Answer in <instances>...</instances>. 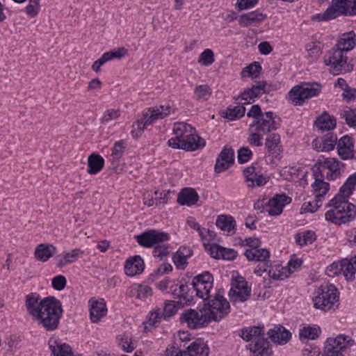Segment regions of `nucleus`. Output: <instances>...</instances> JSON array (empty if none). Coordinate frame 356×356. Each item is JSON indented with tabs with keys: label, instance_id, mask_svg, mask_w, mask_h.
I'll list each match as a JSON object with an SVG mask.
<instances>
[{
	"label": "nucleus",
	"instance_id": "obj_1",
	"mask_svg": "<svg viewBox=\"0 0 356 356\" xmlns=\"http://www.w3.org/2000/svg\"><path fill=\"white\" fill-rule=\"evenodd\" d=\"M25 307L27 313L47 331L57 329L62 317L61 303L56 298L49 296L41 299L36 293L26 296Z\"/></svg>",
	"mask_w": 356,
	"mask_h": 356
},
{
	"label": "nucleus",
	"instance_id": "obj_2",
	"mask_svg": "<svg viewBox=\"0 0 356 356\" xmlns=\"http://www.w3.org/2000/svg\"><path fill=\"white\" fill-rule=\"evenodd\" d=\"M247 116L253 118L249 127L248 142L255 147H261L264 135L277 130L281 123L280 118L276 114L271 111L262 113L257 104L252 106Z\"/></svg>",
	"mask_w": 356,
	"mask_h": 356
},
{
	"label": "nucleus",
	"instance_id": "obj_3",
	"mask_svg": "<svg viewBox=\"0 0 356 356\" xmlns=\"http://www.w3.org/2000/svg\"><path fill=\"white\" fill-rule=\"evenodd\" d=\"M348 197L337 193L327 205L330 209L325 213L327 221L341 225L356 218V206L348 201Z\"/></svg>",
	"mask_w": 356,
	"mask_h": 356
},
{
	"label": "nucleus",
	"instance_id": "obj_4",
	"mask_svg": "<svg viewBox=\"0 0 356 356\" xmlns=\"http://www.w3.org/2000/svg\"><path fill=\"white\" fill-rule=\"evenodd\" d=\"M313 298L314 307L323 312L335 310L339 306V293L334 284H322Z\"/></svg>",
	"mask_w": 356,
	"mask_h": 356
},
{
	"label": "nucleus",
	"instance_id": "obj_5",
	"mask_svg": "<svg viewBox=\"0 0 356 356\" xmlns=\"http://www.w3.org/2000/svg\"><path fill=\"white\" fill-rule=\"evenodd\" d=\"M356 15V0H332L322 14V20H330L339 16Z\"/></svg>",
	"mask_w": 356,
	"mask_h": 356
},
{
	"label": "nucleus",
	"instance_id": "obj_6",
	"mask_svg": "<svg viewBox=\"0 0 356 356\" xmlns=\"http://www.w3.org/2000/svg\"><path fill=\"white\" fill-rule=\"evenodd\" d=\"M323 62L330 67L331 72L336 74L351 70V67L348 64L346 54L334 47L326 52L323 57Z\"/></svg>",
	"mask_w": 356,
	"mask_h": 356
},
{
	"label": "nucleus",
	"instance_id": "obj_7",
	"mask_svg": "<svg viewBox=\"0 0 356 356\" xmlns=\"http://www.w3.org/2000/svg\"><path fill=\"white\" fill-rule=\"evenodd\" d=\"M180 320L181 323H186L189 328L193 330L204 327L213 321L204 306L198 310L189 309L184 311L181 315Z\"/></svg>",
	"mask_w": 356,
	"mask_h": 356
},
{
	"label": "nucleus",
	"instance_id": "obj_8",
	"mask_svg": "<svg viewBox=\"0 0 356 356\" xmlns=\"http://www.w3.org/2000/svg\"><path fill=\"white\" fill-rule=\"evenodd\" d=\"M320 90L321 87L316 83H302L293 87L288 96L293 104L302 105L305 99L318 95Z\"/></svg>",
	"mask_w": 356,
	"mask_h": 356
},
{
	"label": "nucleus",
	"instance_id": "obj_9",
	"mask_svg": "<svg viewBox=\"0 0 356 356\" xmlns=\"http://www.w3.org/2000/svg\"><path fill=\"white\" fill-rule=\"evenodd\" d=\"M213 321H219L229 312V302L224 298L221 291H218L213 299L204 305Z\"/></svg>",
	"mask_w": 356,
	"mask_h": 356
},
{
	"label": "nucleus",
	"instance_id": "obj_10",
	"mask_svg": "<svg viewBox=\"0 0 356 356\" xmlns=\"http://www.w3.org/2000/svg\"><path fill=\"white\" fill-rule=\"evenodd\" d=\"M137 243L145 248H154L170 240L169 234L157 229H149L135 236Z\"/></svg>",
	"mask_w": 356,
	"mask_h": 356
},
{
	"label": "nucleus",
	"instance_id": "obj_11",
	"mask_svg": "<svg viewBox=\"0 0 356 356\" xmlns=\"http://www.w3.org/2000/svg\"><path fill=\"white\" fill-rule=\"evenodd\" d=\"M229 296L232 302H245L251 293V288L243 277H232Z\"/></svg>",
	"mask_w": 356,
	"mask_h": 356
},
{
	"label": "nucleus",
	"instance_id": "obj_12",
	"mask_svg": "<svg viewBox=\"0 0 356 356\" xmlns=\"http://www.w3.org/2000/svg\"><path fill=\"white\" fill-rule=\"evenodd\" d=\"M315 166H318L319 170H327L325 177L331 181L337 179L341 175L345 165L336 158L323 157L318 159Z\"/></svg>",
	"mask_w": 356,
	"mask_h": 356
},
{
	"label": "nucleus",
	"instance_id": "obj_13",
	"mask_svg": "<svg viewBox=\"0 0 356 356\" xmlns=\"http://www.w3.org/2000/svg\"><path fill=\"white\" fill-rule=\"evenodd\" d=\"M172 131L175 137L170 138L168 144L174 149H181V145L186 143L191 133L195 132L191 125L185 122L175 124Z\"/></svg>",
	"mask_w": 356,
	"mask_h": 356
},
{
	"label": "nucleus",
	"instance_id": "obj_14",
	"mask_svg": "<svg viewBox=\"0 0 356 356\" xmlns=\"http://www.w3.org/2000/svg\"><path fill=\"white\" fill-rule=\"evenodd\" d=\"M243 173L245 182L248 188L263 186L268 181V177L263 175L261 170L257 164H252L245 168Z\"/></svg>",
	"mask_w": 356,
	"mask_h": 356
},
{
	"label": "nucleus",
	"instance_id": "obj_15",
	"mask_svg": "<svg viewBox=\"0 0 356 356\" xmlns=\"http://www.w3.org/2000/svg\"><path fill=\"white\" fill-rule=\"evenodd\" d=\"M291 202V198L284 194L276 195L268 200L263 208L264 211L267 212L269 216H278L282 213L284 207Z\"/></svg>",
	"mask_w": 356,
	"mask_h": 356
},
{
	"label": "nucleus",
	"instance_id": "obj_16",
	"mask_svg": "<svg viewBox=\"0 0 356 356\" xmlns=\"http://www.w3.org/2000/svg\"><path fill=\"white\" fill-rule=\"evenodd\" d=\"M266 82L259 81L256 85H253L251 88L244 90L241 94V104H249L254 101L256 98L259 97L261 95L266 93Z\"/></svg>",
	"mask_w": 356,
	"mask_h": 356
},
{
	"label": "nucleus",
	"instance_id": "obj_17",
	"mask_svg": "<svg viewBox=\"0 0 356 356\" xmlns=\"http://www.w3.org/2000/svg\"><path fill=\"white\" fill-rule=\"evenodd\" d=\"M234 151L232 148L224 147L216 159L215 171L218 173L226 170L234 163Z\"/></svg>",
	"mask_w": 356,
	"mask_h": 356
},
{
	"label": "nucleus",
	"instance_id": "obj_18",
	"mask_svg": "<svg viewBox=\"0 0 356 356\" xmlns=\"http://www.w3.org/2000/svg\"><path fill=\"white\" fill-rule=\"evenodd\" d=\"M90 317L92 323H97L107 314L106 303L103 299L89 300Z\"/></svg>",
	"mask_w": 356,
	"mask_h": 356
},
{
	"label": "nucleus",
	"instance_id": "obj_19",
	"mask_svg": "<svg viewBox=\"0 0 356 356\" xmlns=\"http://www.w3.org/2000/svg\"><path fill=\"white\" fill-rule=\"evenodd\" d=\"M337 153L342 160L354 157V145L352 138L348 136L341 137L337 143Z\"/></svg>",
	"mask_w": 356,
	"mask_h": 356
},
{
	"label": "nucleus",
	"instance_id": "obj_20",
	"mask_svg": "<svg viewBox=\"0 0 356 356\" xmlns=\"http://www.w3.org/2000/svg\"><path fill=\"white\" fill-rule=\"evenodd\" d=\"M280 143V136L276 133L269 134L266 138L265 146L269 156H272L277 160L280 159L282 152Z\"/></svg>",
	"mask_w": 356,
	"mask_h": 356
},
{
	"label": "nucleus",
	"instance_id": "obj_21",
	"mask_svg": "<svg viewBox=\"0 0 356 356\" xmlns=\"http://www.w3.org/2000/svg\"><path fill=\"white\" fill-rule=\"evenodd\" d=\"M173 109L170 106L160 105L149 108L145 112L147 117V124H153L158 120H161L169 115Z\"/></svg>",
	"mask_w": 356,
	"mask_h": 356
},
{
	"label": "nucleus",
	"instance_id": "obj_22",
	"mask_svg": "<svg viewBox=\"0 0 356 356\" xmlns=\"http://www.w3.org/2000/svg\"><path fill=\"white\" fill-rule=\"evenodd\" d=\"M337 142V136L328 134L325 138L314 139L312 146L318 152H330L334 149Z\"/></svg>",
	"mask_w": 356,
	"mask_h": 356
},
{
	"label": "nucleus",
	"instance_id": "obj_23",
	"mask_svg": "<svg viewBox=\"0 0 356 356\" xmlns=\"http://www.w3.org/2000/svg\"><path fill=\"white\" fill-rule=\"evenodd\" d=\"M144 268V261L139 255L131 257L125 262L124 270L128 276L133 277L139 275L143 273Z\"/></svg>",
	"mask_w": 356,
	"mask_h": 356
},
{
	"label": "nucleus",
	"instance_id": "obj_24",
	"mask_svg": "<svg viewBox=\"0 0 356 356\" xmlns=\"http://www.w3.org/2000/svg\"><path fill=\"white\" fill-rule=\"evenodd\" d=\"M127 293L129 297L143 300L152 296V289L146 284H134L127 289Z\"/></svg>",
	"mask_w": 356,
	"mask_h": 356
},
{
	"label": "nucleus",
	"instance_id": "obj_25",
	"mask_svg": "<svg viewBox=\"0 0 356 356\" xmlns=\"http://www.w3.org/2000/svg\"><path fill=\"white\" fill-rule=\"evenodd\" d=\"M291 332L284 327L275 326L268 331V337L273 342L279 345L286 343L291 338Z\"/></svg>",
	"mask_w": 356,
	"mask_h": 356
},
{
	"label": "nucleus",
	"instance_id": "obj_26",
	"mask_svg": "<svg viewBox=\"0 0 356 356\" xmlns=\"http://www.w3.org/2000/svg\"><path fill=\"white\" fill-rule=\"evenodd\" d=\"M284 179L297 182L306 176V172L302 168L297 166H286L282 168L280 172Z\"/></svg>",
	"mask_w": 356,
	"mask_h": 356
},
{
	"label": "nucleus",
	"instance_id": "obj_27",
	"mask_svg": "<svg viewBox=\"0 0 356 356\" xmlns=\"http://www.w3.org/2000/svg\"><path fill=\"white\" fill-rule=\"evenodd\" d=\"M248 347L250 351V356H270L273 353L269 342L266 339L249 343Z\"/></svg>",
	"mask_w": 356,
	"mask_h": 356
},
{
	"label": "nucleus",
	"instance_id": "obj_28",
	"mask_svg": "<svg viewBox=\"0 0 356 356\" xmlns=\"http://www.w3.org/2000/svg\"><path fill=\"white\" fill-rule=\"evenodd\" d=\"M83 253V251L80 248H74L70 252H64L62 254L56 257L57 267L62 268L75 262Z\"/></svg>",
	"mask_w": 356,
	"mask_h": 356
},
{
	"label": "nucleus",
	"instance_id": "obj_29",
	"mask_svg": "<svg viewBox=\"0 0 356 356\" xmlns=\"http://www.w3.org/2000/svg\"><path fill=\"white\" fill-rule=\"evenodd\" d=\"M209 352L208 346L202 340L198 339L184 351V356H208Z\"/></svg>",
	"mask_w": 356,
	"mask_h": 356
},
{
	"label": "nucleus",
	"instance_id": "obj_30",
	"mask_svg": "<svg viewBox=\"0 0 356 356\" xmlns=\"http://www.w3.org/2000/svg\"><path fill=\"white\" fill-rule=\"evenodd\" d=\"M244 254L248 261L266 262L270 258V252L266 248H248Z\"/></svg>",
	"mask_w": 356,
	"mask_h": 356
},
{
	"label": "nucleus",
	"instance_id": "obj_31",
	"mask_svg": "<svg viewBox=\"0 0 356 356\" xmlns=\"http://www.w3.org/2000/svg\"><path fill=\"white\" fill-rule=\"evenodd\" d=\"M199 200L197 193L191 188H186L181 190L178 195L177 202L180 205L191 206Z\"/></svg>",
	"mask_w": 356,
	"mask_h": 356
},
{
	"label": "nucleus",
	"instance_id": "obj_32",
	"mask_svg": "<svg viewBox=\"0 0 356 356\" xmlns=\"http://www.w3.org/2000/svg\"><path fill=\"white\" fill-rule=\"evenodd\" d=\"M355 44L356 35L353 31H350L343 34L334 47L346 54L347 51L352 50Z\"/></svg>",
	"mask_w": 356,
	"mask_h": 356
},
{
	"label": "nucleus",
	"instance_id": "obj_33",
	"mask_svg": "<svg viewBox=\"0 0 356 356\" xmlns=\"http://www.w3.org/2000/svg\"><path fill=\"white\" fill-rule=\"evenodd\" d=\"M216 226L227 235H232L236 232V221L234 218L227 215H220L218 217Z\"/></svg>",
	"mask_w": 356,
	"mask_h": 356
},
{
	"label": "nucleus",
	"instance_id": "obj_34",
	"mask_svg": "<svg viewBox=\"0 0 356 356\" xmlns=\"http://www.w3.org/2000/svg\"><path fill=\"white\" fill-rule=\"evenodd\" d=\"M342 275L348 282H353L356 273V255L350 259H342Z\"/></svg>",
	"mask_w": 356,
	"mask_h": 356
},
{
	"label": "nucleus",
	"instance_id": "obj_35",
	"mask_svg": "<svg viewBox=\"0 0 356 356\" xmlns=\"http://www.w3.org/2000/svg\"><path fill=\"white\" fill-rule=\"evenodd\" d=\"M266 17V15L256 10L241 15L238 22L242 26H249L261 22Z\"/></svg>",
	"mask_w": 356,
	"mask_h": 356
},
{
	"label": "nucleus",
	"instance_id": "obj_36",
	"mask_svg": "<svg viewBox=\"0 0 356 356\" xmlns=\"http://www.w3.org/2000/svg\"><path fill=\"white\" fill-rule=\"evenodd\" d=\"M56 252V248L51 244L41 243L37 246L35 250V257L39 261H47Z\"/></svg>",
	"mask_w": 356,
	"mask_h": 356
},
{
	"label": "nucleus",
	"instance_id": "obj_37",
	"mask_svg": "<svg viewBox=\"0 0 356 356\" xmlns=\"http://www.w3.org/2000/svg\"><path fill=\"white\" fill-rule=\"evenodd\" d=\"M241 337L244 340L249 341L250 343L260 341L261 339H265L263 327H252L243 330Z\"/></svg>",
	"mask_w": 356,
	"mask_h": 356
},
{
	"label": "nucleus",
	"instance_id": "obj_38",
	"mask_svg": "<svg viewBox=\"0 0 356 356\" xmlns=\"http://www.w3.org/2000/svg\"><path fill=\"white\" fill-rule=\"evenodd\" d=\"M315 181L312 184V191L316 197H321V200H324V197L329 191L330 185L321 178L318 177L317 172L315 173Z\"/></svg>",
	"mask_w": 356,
	"mask_h": 356
},
{
	"label": "nucleus",
	"instance_id": "obj_39",
	"mask_svg": "<svg viewBox=\"0 0 356 356\" xmlns=\"http://www.w3.org/2000/svg\"><path fill=\"white\" fill-rule=\"evenodd\" d=\"M49 344L53 356H74L72 348L67 343L50 341Z\"/></svg>",
	"mask_w": 356,
	"mask_h": 356
},
{
	"label": "nucleus",
	"instance_id": "obj_40",
	"mask_svg": "<svg viewBox=\"0 0 356 356\" xmlns=\"http://www.w3.org/2000/svg\"><path fill=\"white\" fill-rule=\"evenodd\" d=\"M205 145V141L200 138L195 132H192L186 143L181 145V149L186 151H195Z\"/></svg>",
	"mask_w": 356,
	"mask_h": 356
},
{
	"label": "nucleus",
	"instance_id": "obj_41",
	"mask_svg": "<svg viewBox=\"0 0 356 356\" xmlns=\"http://www.w3.org/2000/svg\"><path fill=\"white\" fill-rule=\"evenodd\" d=\"M316 127L322 131H330L336 126V120L333 116L325 113L319 116L315 122Z\"/></svg>",
	"mask_w": 356,
	"mask_h": 356
},
{
	"label": "nucleus",
	"instance_id": "obj_42",
	"mask_svg": "<svg viewBox=\"0 0 356 356\" xmlns=\"http://www.w3.org/2000/svg\"><path fill=\"white\" fill-rule=\"evenodd\" d=\"M104 165V159L98 154H92L88 156L87 172L90 175H95L102 170Z\"/></svg>",
	"mask_w": 356,
	"mask_h": 356
},
{
	"label": "nucleus",
	"instance_id": "obj_43",
	"mask_svg": "<svg viewBox=\"0 0 356 356\" xmlns=\"http://www.w3.org/2000/svg\"><path fill=\"white\" fill-rule=\"evenodd\" d=\"M321 330L318 326H304L300 330L299 337L300 341L314 340L318 337Z\"/></svg>",
	"mask_w": 356,
	"mask_h": 356
},
{
	"label": "nucleus",
	"instance_id": "obj_44",
	"mask_svg": "<svg viewBox=\"0 0 356 356\" xmlns=\"http://www.w3.org/2000/svg\"><path fill=\"white\" fill-rule=\"evenodd\" d=\"M356 187V172L350 175L340 188L339 194L350 197Z\"/></svg>",
	"mask_w": 356,
	"mask_h": 356
},
{
	"label": "nucleus",
	"instance_id": "obj_45",
	"mask_svg": "<svg viewBox=\"0 0 356 356\" xmlns=\"http://www.w3.org/2000/svg\"><path fill=\"white\" fill-rule=\"evenodd\" d=\"M296 243L300 246L312 244L316 239L315 232L308 230L298 233L295 236Z\"/></svg>",
	"mask_w": 356,
	"mask_h": 356
},
{
	"label": "nucleus",
	"instance_id": "obj_46",
	"mask_svg": "<svg viewBox=\"0 0 356 356\" xmlns=\"http://www.w3.org/2000/svg\"><path fill=\"white\" fill-rule=\"evenodd\" d=\"M245 112V108L242 105H237L233 108H227L223 112V117L229 120H236L242 118Z\"/></svg>",
	"mask_w": 356,
	"mask_h": 356
},
{
	"label": "nucleus",
	"instance_id": "obj_47",
	"mask_svg": "<svg viewBox=\"0 0 356 356\" xmlns=\"http://www.w3.org/2000/svg\"><path fill=\"white\" fill-rule=\"evenodd\" d=\"M306 57L310 62L316 60L322 53L320 43L309 42L306 45Z\"/></svg>",
	"mask_w": 356,
	"mask_h": 356
},
{
	"label": "nucleus",
	"instance_id": "obj_48",
	"mask_svg": "<svg viewBox=\"0 0 356 356\" xmlns=\"http://www.w3.org/2000/svg\"><path fill=\"white\" fill-rule=\"evenodd\" d=\"M261 71V66L260 63L254 62L243 69L241 76L243 78L250 77L252 79H256L259 76Z\"/></svg>",
	"mask_w": 356,
	"mask_h": 356
},
{
	"label": "nucleus",
	"instance_id": "obj_49",
	"mask_svg": "<svg viewBox=\"0 0 356 356\" xmlns=\"http://www.w3.org/2000/svg\"><path fill=\"white\" fill-rule=\"evenodd\" d=\"M188 286L185 284H180L178 288H175L173 291L175 298H179L180 303H186L191 302V296L188 295Z\"/></svg>",
	"mask_w": 356,
	"mask_h": 356
},
{
	"label": "nucleus",
	"instance_id": "obj_50",
	"mask_svg": "<svg viewBox=\"0 0 356 356\" xmlns=\"http://www.w3.org/2000/svg\"><path fill=\"white\" fill-rule=\"evenodd\" d=\"M212 94V90L207 84L197 86L194 89V96L197 100L207 101Z\"/></svg>",
	"mask_w": 356,
	"mask_h": 356
},
{
	"label": "nucleus",
	"instance_id": "obj_51",
	"mask_svg": "<svg viewBox=\"0 0 356 356\" xmlns=\"http://www.w3.org/2000/svg\"><path fill=\"white\" fill-rule=\"evenodd\" d=\"M119 344L122 349L127 353L132 352L136 347V343L132 337L127 334L119 336Z\"/></svg>",
	"mask_w": 356,
	"mask_h": 356
},
{
	"label": "nucleus",
	"instance_id": "obj_52",
	"mask_svg": "<svg viewBox=\"0 0 356 356\" xmlns=\"http://www.w3.org/2000/svg\"><path fill=\"white\" fill-rule=\"evenodd\" d=\"M200 284L202 286H209V287L213 286V275L206 271L202 273V274H200L197 276H195L193 280L192 284L194 286V284Z\"/></svg>",
	"mask_w": 356,
	"mask_h": 356
},
{
	"label": "nucleus",
	"instance_id": "obj_53",
	"mask_svg": "<svg viewBox=\"0 0 356 356\" xmlns=\"http://www.w3.org/2000/svg\"><path fill=\"white\" fill-rule=\"evenodd\" d=\"M323 200H321V197H316L308 202H305L301 207L302 212L305 213H314L318 210V209L322 206Z\"/></svg>",
	"mask_w": 356,
	"mask_h": 356
},
{
	"label": "nucleus",
	"instance_id": "obj_54",
	"mask_svg": "<svg viewBox=\"0 0 356 356\" xmlns=\"http://www.w3.org/2000/svg\"><path fill=\"white\" fill-rule=\"evenodd\" d=\"M163 318L161 309L156 308L149 312L147 324L149 326L156 327Z\"/></svg>",
	"mask_w": 356,
	"mask_h": 356
},
{
	"label": "nucleus",
	"instance_id": "obj_55",
	"mask_svg": "<svg viewBox=\"0 0 356 356\" xmlns=\"http://www.w3.org/2000/svg\"><path fill=\"white\" fill-rule=\"evenodd\" d=\"M193 287L196 292V296L204 300L209 298L210 292L213 289V287H209V286H202V284H200L199 283L194 284Z\"/></svg>",
	"mask_w": 356,
	"mask_h": 356
},
{
	"label": "nucleus",
	"instance_id": "obj_56",
	"mask_svg": "<svg viewBox=\"0 0 356 356\" xmlns=\"http://www.w3.org/2000/svg\"><path fill=\"white\" fill-rule=\"evenodd\" d=\"M214 62V54L211 49L203 51L198 58V63L204 66L211 65Z\"/></svg>",
	"mask_w": 356,
	"mask_h": 356
},
{
	"label": "nucleus",
	"instance_id": "obj_57",
	"mask_svg": "<svg viewBox=\"0 0 356 356\" xmlns=\"http://www.w3.org/2000/svg\"><path fill=\"white\" fill-rule=\"evenodd\" d=\"M170 245L167 243L159 244L154 248L153 255L154 257L163 259L170 254Z\"/></svg>",
	"mask_w": 356,
	"mask_h": 356
},
{
	"label": "nucleus",
	"instance_id": "obj_58",
	"mask_svg": "<svg viewBox=\"0 0 356 356\" xmlns=\"http://www.w3.org/2000/svg\"><path fill=\"white\" fill-rule=\"evenodd\" d=\"M162 314L163 315V318L166 319L168 318H170L174 316L177 312V309L175 305V302L173 300H168L164 303V307L161 309Z\"/></svg>",
	"mask_w": 356,
	"mask_h": 356
},
{
	"label": "nucleus",
	"instance_id": "obj_59",
	"mask_svg": "<svg viewBox=\"0 0 356 356\" xmlns=\"http://www.w3.org/2000/svg\"><path fill=\"white\" fill-rule=\"evenodd\" d=\"M341 269H343L342 259L341 261H334L329 265L326 268L325 273L329 277H334L339 275V274H342Z\"/></svg>",
	"mask_w": 356,
	"mask_h": 356
},
{
	"label": "nucleus",
	"instance_id": "obj_60",
	"mask_svg": "<svg viewBox=\"0 0 356 356\" xmlns=\"http://www.w3.org/2000/svg\"><path fill=\"white\" fill-rule=\"evenodd\" d=\"M125 146L124 142L123 140H119L115 143L114 146L112 149V153L111 156L113 161H117L120 159L124 152Z\"/></svg>",
	"mask_w": 356,
	"mask_h": 356
},
{
	"label": "nucleus",
	"instance_id": "obj_61",
	"mask_svg": "<svg viewBox=\"0 0 356 356\" xmlns=\"http://www.w3.org/2000/svg\"><path fill=\"white\" fill-rule=\"evenodd\" d=\"M199 235L203 242V244L205 247L209 245L210 241H212L215 239L216 234L214 232L211 231L209 229H207L205 228H202L199 233Z\"/></svg>",
	"mask_w": 356,
	"mask_h": 356
},
{
	"label": "nucleus",
	"instance_id": "obj_62",
	"mask_svg": "<svg viewBox=\"0 0 356 356\" xmlns=\"http://www.w3.org/2000/svg\"><path fill=\"white\" fill-rule=\"evenodd\" d=\"M347 124L350 127H356V109L348 108L343 111L342 114Z\"/></svg>",
	"mask_w": 356,
	"mask_h": 356
},
{
	"label": "nucleus",
	"instance_id": "obj_63",
	"mask_svg": "<svg viewBox=\"0 0 356 356\" xmlns=\"http://www.w3.org/2000/svg\"><path fill=\"white\" fill-rule=\"evenodd\" d=\"M40 0H29V4L25 8L26 13L31 17H35L40 10Z\"/></svg>",
	"mask_w": 356,
	"mask_h": 356
},
{
	"label": "nucleus",
	"instance_id": "obj_64",
	"mask_svg": "<svg viewBox=\"0 0 356 356\" xmlns=\"http://www.w3.org/2000/svg\"><path fill=\"white\" fill-rule=\"evenodd\" d=\"M252 156V151L247 147H243L238 151V161L239 163H245L251 159Z\"/></svg>",
	"mask_w": 356,
	"mask_h": 356
}]
</instances>
